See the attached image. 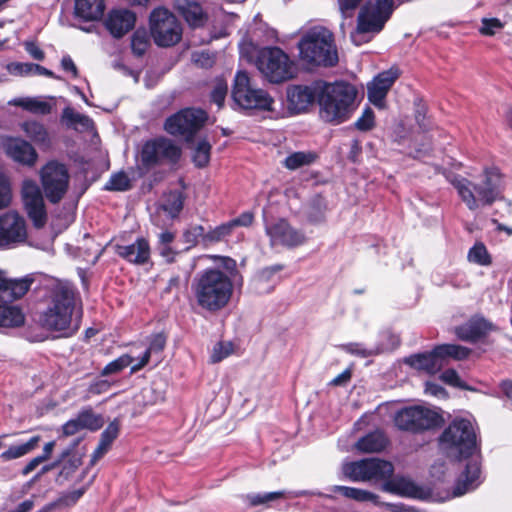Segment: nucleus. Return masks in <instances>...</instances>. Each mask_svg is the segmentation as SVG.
<instances>
[{
    "label": "nucleus",
    "mask_w": 512,
    "mask_h": 512,
    "mask_svg": "<svg viewBox=\"0 0 512 512\" xmlns=\"http://www.w3.org/2000/svg\"><path fill=\"white\" fill-rule=\"evenodd\" d=\"M440 449L451 458H470L451 497L462 496L480 484V461L476 455L477 443L473 424L466 419H455L439 438Z\"/></svg>",
    "instance_id": "f257e3e1"
},
{
    "label": "nucleus",
    "mask_w": 512,
    "mask_h": 512,
    "mask_svg": "<svg viewBox=\"0 0 512 512\" xmlns=\"http://www.w3.org/2000/svg\"><path fill=\"white\" fill-rule=\"evenodd\" d=\"M39 322L44 329L58 333L59 337H70L77 332L81 311L76 307L75 293L71 287L64 284L54 287Z\"/></svg>",
    "instance_id": "f03ea898"
},
{
    "label": "nucleus",
    "mask_w": 512,
    "mask_h": 512,
    "mask_svg": "<svg viewBox=\"0 0 512 512\" xmlns=\"http://www.w3.org/2000/svg\"><path fill=\"white\" fill-rule=\"evenodd\" d=\"M192 292L200 308L214 313L225 308L230 302L233 282L227 272L218 268H208L194 277Z\"/></svg>",
    "instance_id": "7ed1b4c3"
},
{
    "label": "nucleus",
    "mask_w": 512,
    "mask_h": 512,
    "mask_svg": "<svg viewBox=\"0 0 512 512\" xmlns=\"http://www.w3.org/2000/svg\"><path fill=\"white\" fill-rule=\"evenodd\" d=\"M356 88L344 81L324 83L318 90L319 116L332 125L350 119L355 110Z\"/></svg>",
    "instance_id": "20e7f679"
},
{
    "label": "nucleus",
    "mask_w": 512,
    "mask_h": 512,
    "mask_svg": "<svg viewBox=\"0 0 512 512\" xmlns=\"http://www.w3.org/2000/svg\"><path fill=\"white\" fill-rule=\"evenodd\" d=\"M501 175L497 168L484 171L482 183L475 184L460 175L449 178V182L457 190L461 200L469 210H476L484 205L492 204L499 196Z\"/></svg>",
    "instance_id": "39448f33"
},
{
    "label": "nucleus",
    "mask_w": 512,
    "mask_h": 512,
    "mask_svg": "<svg viewBox=\"0 0 512 512\" xmlns=\"http://www.w3.org/2000/svg\"><path fill=\"white\" fill-rule=\"evenodd\" d=\"M298 49L301 60L311 65L331 67L338 62L333 34L321 26L305 32L298 43Z\"/></svg>",
    "instance_id": "423d86ee"
},
{
    "label": "nucleus",
    "mask_w": 512,
    "mask_h": 512,
    "mask_svg": "<svg viewBox=\"0 0 512 512\" xmlns=\"http://www.w3.org/2000/svg\"><path fill=\"white\" fill-rule=\"evenodd\" d=\"M393 11V0H369L361 8L357 27L351 33L352 42L359 46L370 41V33L380 32Z\"/></svg>",
    "instance_id": "0eeeda50"
},
{
    "label": "nucleus",
    "mask_w": 512,
    "mask_h": 512,
    "mask_svg": "<svg viewBox=\"0 0 512 512\" xmlns=\"http://www.w3.org/2000/svg\"><path fill=\"white\" fill-rule=\"evenodd\" d=\"M255 65L272 83H280L293 77L294 65L288 55L278 47H264L257 53Z\"/></svg>",
    "instance_id": "6e6552de"
},
{
    "label": "nucleus",
    "mask_w": 512,
    "mask_h": 512,
    "mask_svg": "<svg viewBox=\"0 0 512 512\" xmlns=\"http://www.w3.org/2000/svg\"><path fill=\"white\" fill-rule=\"evenodd\" d=\"M442 417L430 407L415 405L399 410L394 418L400 430L413 433L434 429L440 425Z\"/></svg>",
    "instance_id": "1a4fd4ad"
},
{
    "label": "nucleus",
    "mask_w": 512,
    "mask_h": 512,
    "mask_svg": "<svg viewBox=\"0 0 512 512\" xmlns=\"http://www.w3.org/2000/svg\"><path fill=\"white\" fill-rule=\"evenodd\" d=\"M234 102L243 109L271 110L273 99L260 88H255L245 71H238L232 88Z\"/></svg>",
    "instance_id": "9d476101"
},
{
    "label": "nucleus",
    "mask_w": 512,
    "mask_h": 512,
    "mask_svg": "<svg viewBox=\"0 0 512 512\" xmlns=\"http://www.w3.org/2000/svg\"><path fill=\"white\" fill-rule=\"evenodd\" d=\"M150 30L154 42L161 47L177 44L182 38L180 22L168 9L155 8L150 15Z\"/></svg>",
    "instance_id": "9b49d317"
},
{
    "label": "nucleus",
    "mask_w": 512,
    "mask_h": 512,
    "mask_svg": "<svg viewBox=\"0 0 512 512\" xmlns=\"http://www.w3.org/2000/svg\"><path fill=\"white\" fill-rule=\"evenodd\" d=\"M342 473L353 482L377 481L389 478L393 474V466L378 458H367L344 463Z\"/></svg>",
    "instance_id": "f8f14e48"
},
{
    "label": "nucleus",
    "mask_w": 512,
    "mask_h": 512,
    "mask_svg": "<svg viewBox=\"0 0 512 512\" xmlns=\"http://www.w3.org/2000/svg\"><path fill=\"white\" fill-rule=\"evenodd\" d=\"M43 191L49 202L59 203L69 187V173L64 164L50 161L40 171Z\"/></svg>",
    "instance_id": "ddd939ff"
},
{
    "label": "nucleus",
    "mask_w": 512,
    "mask_h": 512,
    "mask_svg": "<svg viewBox=\"0 0 512 512\" xmlns=\"http://www.w3.org/2000/svg\"><path fill=\"white\" fill-rule=\"evenodd\" d=\"M181 155V149L170 139L160 137L144 143L140 159L143 166L151 168L156 165L175 163Z\"/></svg>",
    "instance_id": "4468645a"
},
{
    "label": "nucleus",
    "mask_w": 512,
    "mask_h": 512,
    "mask_svg": "<svg viewBox=\"0 0 512 512\" xmlns=\"http://www.w3.org/2000/svg\"><path fill=\"white\" fill-rule=\"evenodd\" d=\"M207 114L200 109H183L169 117L164 125L167 133L189 140L205 123Z\"/></svg>",
    "instance_id": "2eb2a0df"
},
{
    "label": "nucleus",
    "mask_w": 512,
    "mask_h": 512,
    "mask_svg": "<svg viewBox=\"0 0 512 512\" xmlns=\"http://www.w3.org/2000/svg\"><path fill=\"white\" fill-rule=\"evenodd\" d=\"M22 200L27 215L32 220L35 227L44 226L47 220L44 199L37 183L26 179L22 183Z\"/></svg>",
    "instance_id": "dca6fc26"
},
{
    "label": "nucleus",
    "mask_w": 512,
    "mask_h": 512,
    "mask_svg": "<svg viewBox=\"0 0 512 512\" xmlns=\"http://www.w3.org/2000/svg\"><path fill=\"white\" fill-rule=\"evenodd\" d=\"M27 229L25 219L17 212H7L0 216V247L25 242Z\"/></svg>",
    "instance_id": "f3484780"
},
{
    "label": "nucleus",
    "mask_w": 512,
    "mask_h": 512,
    "mask_svg": "<svg viewBox=\"0 0 512 512\" xmlns=\"http://www.w3.org/2000/svg\"><path fill=\"white\" fill-rule=\"evenodd\" d=\"M266 234L270 238L271 245H283L295 247L303 244L306 240L305 235L294 229L284 219H279L265 226Z\"/></svg>",
    "instance_id": "a211bd4d"
},
{
    "label": "nucleus",
    "mask_w": 512,
    "mask_h": 512,
    "mask_svg": "<svg viewBox=\"0 0 512 512\" xmlns=\"http://www.w3.org/2000/svg\"><path fill=\"white\" fill-rule=\"evenodd\" d=\"M398 77L399 72L394 68L375 76L367 85L369 101L379 108H384L386 95Z\"/></svg>",
    "instance_id": "6ab92c4d"
},
{
    "label": "nucleus",
    "mask_w": 512,
    "mask_h": 512,
    "mask_svg": "<svg viewBox=\"0 0 512 512\" xmlns=\"http://www.w3.org/2000/svg\"><path fill=\"white\" fill-rule=\"evenodd\" d=\"M136 15L128 9H114L105 21V26L115 38H121L134 28Z\"/></svg>",
    "instance_id": "aec40b11"
},
{
    "label": "nucleus",
    "mask_w": 512,
    "mask_h": 512,
    "mask_svg": "<svg viewBox=\"0 0 512 512\" xmlns=\"http://www.w3.org/2000/svg\"><path fill=\"white\" fill-rule=\"evenodd\" d=\"M318 91L310 86L296 85L287 89L288 109L292 113L306 111L314 102Z\"/></svg>",
    "instance_id": "412c9836"
},
{
    "label": "nucleus",
    "mask_w": 512,
    "mask_h": 512,
    "mask_svg": "<svg viewBox=\"0 0 512 512\" xmlns=\"http://www.w3.org/2000/svg\"><path fill=\"white\" fill-rule=\"evenodd\" d=\"M116 253L130 263L142 265L150 259V246L145 238H138L130 245H116Z\"/></svg>",
    "instance_id": "4be33fe9"
},
{
    "label": "nucleus",
    "mask_w": 512,
    "mask_h": 512,
    "mask_svg": "<svg viewBox=\"0 0 512 512\" xmlns=\"http://www.w3.org/2000/svg\"><path fill=\"white\" fill-rule=\"evenodd\" d=\"M4 148L10 158L21 164L32 166L37 160L35 149L24 140L9 139L4 144Z\"/></svg>",
    "instance_id": "5701e85b"
},
{
    "label": "nucleus",
    "mask_w": 512,
    "mask_h": 512,
    "mask_svg": "<svg viewBox=\"0 0 512 512\" xmlns=\"http://www.w3.org/2000/svg\"><path fill=\"white\" fill-rule=\"evenodd\" d=\"M174 8L191 27H201L207 20L202 6L195 1L175 0Z\"/></svg>",
    "instance_id": "b1692460"
},
{
    "label": "nucleus",
    "mask_w": 512,
    "mask_h": 512,
    "mask_svg": "<svg viewBox=\"0 0 512 512\" xmlns=\"http://www.w3.org/2000/svg\"><path fill=\"white\" fill-rule=\"evenodd\" d=\"M405 362L411 367L428 374H435L444 367V361L440 359L436 347L431 352L411 355L406 358Z\"/></svg>",
    "instance_id": "393cba45"
},
{
    "label": "nucleus",
    "mask_w": 512,
    "mask_h": 512,
    "mask_svg": "<svg viewBox=\"0 0 512 512\" xmlns=\"http://www.w3.org/2000/svg\"><path fill=\"white\" fill-rule=\"evenodd\" d=\"M119 434V423L114 420L102 432L98 446L94 450L91 457V465H94L101 459L110 449L113 441Z\"/></svg>",
    "instance_id": "a878e982"
},
{
    "label": "nucleus",
    "mask_w": 512,
    "mask_h": 512,
    "mask_svg": "<svg viewBox=\"0 0 512 512\" xmlns=\"http://www.w3.org/2000/svg\"><path fill=\"white\" fill-rule=\"evenodd\" d=\"M105 10L104 0H75V12L84 20H98Z\"/></svg>",
    "instance_id": "bb28decb"
},
{
    "label": "nucleus",
    "mask_w": 512,
    "mask_h": 512,
    "mask_svg": "<svg viewBox=\"0 0 512 512\" xmlns=\"http://www.w3.org/2000/svg\"><path fill=\"white\" fill-rule=\"evenodd\" d=\"M487 330V322L483 319H471L455 328L457 337L464 341H476Z\"/></svg>",
    "instance_id": "cd10ccee"
},
{
    "label": "nucleus",
    "mask_w": 512,
    "mask_h": 512,
    "mask_svg": "<svg viewBox=\"0 0 512 512\" xmlns=\"http://www.w3.org/2000/svg\"><path fill=\"white\" fill-rule=\"evenodd\" d=\"M331 491L340 493L345 498L352 499L357 502H372L375 505L380 504L379 496L367 490L335 485L331 488Z\"/></svg>",
    "instance_id": "c85d7f7f"
},
{
    "label": "nucleus",
    "mask_w": 512,
    "mask_h": 512,
    "mask_svg": "<svg viewBox=\"0 0 512 512\" xmlns=\"http://www.w3.org/2000/svg\"><path fill=\"white\" fill-rule=\"evenodd\" d=\"M62 120L67 126L81 131H90L94 126L92 119L71 107H66L63 110Z\"/></svg>",
    "instance_id": "c756f323"
},
{
    "label": "nucleus",
    "mask_w": 512,
    "mask_h": 512,
    "mask_svg": "<svg viewBox=\"0 0 512 512\" xmlns=\"http://www.w3.org/2000/svg\"><path fill=\"white\" fill-rule=\"evenodd\" d=\"M25 317L16 306L0 304V328H15L24 324Z\"/></svg>",
    "instance_id": "7c9ffc66"
},
{
    "label": "nucleus",
    "mask_w": 512,
    "mask_h": 512,
    "mask_svg": "<svg viewBox=\"0 0 512 512\" xmlns=\"http://www.w3.org/2000/svg\"><path fill=\"white\" fill-rule=\"evenodd\" d=\"M386 443L384 434L376 431L359 439L356 448L365 453L380 452L385 448Z\"/></svg>",
    "instance_id": "2f4dec72"
},
{
    "label": "nucleus",
    "mask_w": 512,
    "mask_h": 512,
    "mask_svg": "<svg viewBox=\"0 0 512 512\" xmlns=\"http://www.w3.org/2000/svg\"><path fill=\"white\" fill-rule=\"evenodd\" d=\"M282 268L281 265L277 264L262 269L254 278L255 289L259 292H269L276 283L275 275L281 271Z\"/></svg>",
    "instance_id": "473e14b6"
},
{
    "label": "nucleus",
    "mask_w": 512,
    "mask_h": 512,
    "mask_svg": "<svg viewBox=\"0 0 512 512\" xmlns=\"http://www.w3.org/2000/svg\"><path fill=\"white\" fill-rule=\"evenodd\" d=\"M40 439V436H34L23 444L10 446L7 450L1 453L0 457L4 461L23 457L32 452L38 446Z\"/></svg>",
    "instance_id": "72a5a7b5"
},
{
    "label": "nucleus",
    "mask_w": 512,
    "mask_h": 512,
    "mask_svg": "<svg viewBox=\"0 0 512 512\" xmlns=\"http://www.w3.org/2000/svg\"><path fill=\"white\" fill-rule=\"evenodd\" d=\"M27 137L34 141L37 145L48 147L50 145V138L46 128L39 122L30 121L22 124Z\"/></svg>",
    "instance_id": "f704fd0d"
},
{
    "label": "nucleus",
    "mask_w": 512,
    "mask_h": 512,
    "mask_svg": "<svg viewBox=\"0 0 512 512\" xmlns=\"http://www.w3.org/2000/svg\"><path fill=\"white\" fill-rule=\"evenodd\" d=\"M62 460L64 463L57 478V482L60 484L68 480L71 475L81 466L82 456L78 454L70 455L68 451H65L62 454Z\"/></svg>",
    "instance_id": "c9c22d12"
},
{
    "label": "nucleus",
    "mask_w": 512,
    "mask_h": 512,
    "mask_svg": "<svg viewBox=\"0 0 512 512\" xmlns=\"http://www.w3.org/2000/svg\"><path fill=\"white\" fill-rule=\"evenodd\" d=\"M436 349L440 359L444 361V366L446 365V358L460 361L466 359L471 352L469 348L456 344H443L437 346Z\"/></svg>",
    "instance_id": "e433bc0d"
},
{
    "label": "nucleus",
    "mask_w": 512,
    "mask_h": 512,
    "mask_svg": "<svg viewBox=\"0 0 512 512\" xmlns=\"http://www.w3.org/2000/svg\"><path fill=\"white\" fill-rule=\"evenodd\" d=\"M16 104L29 112L41 115L49 114L52 109V105L41 97L22 98Z\"/></svg>",
    "instance_id": "4c0bfd02"
},
{
    "label": "nucleus",
    "mask_w": 512,
    "mask_h": 512,
    "mask_svg": "<svg viewBox=\"0 0 512 512\" xmlns=\"http://www.w3.org/2000/svg\"><path fill=\"white\" fill-rule=\"evenodd\" d=\"M316 159V154L310 151H298L288 155L283 165L289 170H296L312 164Z\"/></svg>",
    "instance_id": "58836bf2"
},
{
    "label": "nucleus",
    "mask_w": 512,
    "mask_h": 512,
    "mask_svg": "<svg viewBox=\"0 0 512 512\" xmlns=\"http://www.w3.org/2000/svg\"><path fill=\"white\" fill-rule=\"evenodd\" d=\"M165 344L166 338L163 334L154 335L151 338L149 347L144 352L140 362L132 366V371L135 372L143 368L149 362L151 354L161 352L164 349Z\"/></svg>",
    "instance_id": "ea45409f"
},
{
    "label": "nucleus",
    "mask_w": 512,
    "mask_h": 512,
    "mask_svg": "<svg viewBox=\"0 0 512 512\" xmlns=\"http://www.w3.org/2000/svg\"><path fill=\"white\" fill-rule=\"evenodd\" d=\"M467 259L470 263L479 266H489L492 264V257L482 242H476L469 249Z\"/></svg>",
    "instance_id": "a19ab883"
},
{
    "label": "nucleus",
    "mask_w": 512,
    "mask_h": 512,
    "mask_svg": "<svg viewBox=\"0 0 512 512\" xmlns=\"http://www.w3.org/2000/svg\"><path fill=\"white\" fill-rule=\"evenodd\" d=\"M32 281L29 279L10 280L8 291L3 295V301L11 302L21 298L29 290Z\"/></svg>",
    "instance_id": "79ce46f5"
},
{
    "label": "nucleus",
    "mask_w": 512,
    "mask_h": 512,
    "mask_svg": "<svg viewBox=\"0 0 512 512\" xmlns=\"http://www.w3.org/2000/svg\"><path fill=\"white\" fill-rule=\"evenodd\" d=\"M286 496L285 491H275L267 493H257L247 495V501L250 506L265 505L272 501L284 498Z\"/></svg>",
    "instance_id": "37998d69"
},
{
    "label": "nucleus",
    "mask_w": 512,
    "mask_h": 512,
    "mask_svg": "<svg viewBox=\"0 0 512 512\" xmlns=\"http://www.w3.org/2000/svg\"><path fill=\"white\" fill-rule=\"evenodd\" d=\"M77 418L83 429L95 431L103 425L101 416L95 414L92 410H84L80 412Z\"/></svg>",
    "instance_id": "c03bdc74"
},
{
    "label": "nucleus",
    "mask_w": 512,
    "mask_h": 512,
    "mask_svg": "<svg viewBox=\"0 0 512 512\" xmlns=\"http://www.w3.org/2000/svg\"><path fill=\"white\" fill-rule=\"evenodd\" d=\"M211 145L206 140H200L193 152V161L198 167H205L210 160Z\"/></svg>",
    "instance_id": "a18cd8bd"
},
{
    "label": "nucleus",
    "mask_w": 512,
    "mask_h": 512,
    "mask_svg": "<svg viewBox=\"0 0 512 512\" xmlns=\"http://www.w3.org/2000/svg\"><path fill=\"white\" fill-rule=\"evenodd\" d=\"M233 227L230 223V221L223 223L214 229L207 232L204 236V240L208 243H215L224 240L226 237H228L232 231Z\"/></svg>",
    "instance_id": "49530a36"
},
{
    "label": "nucleus",
    "mask_w": 512,
    "mask_h": 512,
    "mask_svg": "<svg viewBox=\"0 0 512 512\" xmlns=\"http://www.w3.org/2000/svg\"><path fill=\"white\" fill-rule=\"evenodd\" d=\"M234 351V345L230 341H220L212 349L210 360L212 363H218L230 356Z\"/></svg>",
    "instance_id": "de8ad7c7"
},
{
    "label": "nucleus",
    "mask_w": 512,
    "mask_h": 512,
    "mask_svg": "<svg viewBox=\"0 0 512 512\" xmlns=\"http://www.w3.org/2000/svg\"><path fill=\"white\" fill-rule=\"evenodd\" d=\"M130 179L124 172L113 174L105 185L106 190L126 191L130 188Z\"/></svg>",
    "instance_id": "09e8293b"
},
{
    "label": "nucleus",
    "mask_w": 512,
    "mask_h": 512,
    "mask_svg": "<svg viewBox=\"0 0 512 512\" xmlns=\"http://www.w3.org/2000/svg\"><path fill=\"white\" fill-rule=\"evenodd\" d=\"M86 491V487L83 486L79 489H75L69 492L62 493L55 502L59 508L70 507L76 504V502L83 496Z\"/></svg>",
    "instance_id": "8fccbe9b"
},
{
    "label": "nucleus",
    "mask_w": 512,
    "mask_h": 512,
    "mask_svg": "<svg viewBox=\"0 0 512 512\" xmlns=\"http://www.w3.org/2000/svg\"><path fill=\"white\" fill-rule=\"evenodd\" d=\"M343 350L352 355L369 357L382 352L381 348H366L362 343H348L342 346Z\"/></svg>",
    "instance_id": "3c124183"
},
{
    "label": "nucleus",
    "mask_w": 512,
    "mask_h": 512,
    "mask_svg": "<svg viewBox=\"0 0 512 512\" xmlns=\"http://www.w3.org/2000/svg\"><path fill=\"white\" fill-rule=\"evenodd\" d=\"M132 361H133V359L131 356L124 354V355L118 357L117 359L111 361L110 363H108L104 367V369L102 371V375L118 373L121 370H123L124 368L128 367L132 363Z\"/></svg>",
    "instance_id": "603ef678"
},
{
    "label": "nucleus",
    "mask_w": 512,
    "mask_h": 512,
    "mask_svg": "<svg viewBox=\"0 0 512 512\" xmlns=\"http://www.w3.org/2000/svg\"><path fill=\"white\" fill-rule=\"evenodd\" d=\"M183 208V197L180 192H171L167 195L164 209L171 215L175 216Z\"/></svg>",
    "instance_id": "864d4df0"
},
{
    "label": "nucleus",
    "mask_w": 512,
    "mask_h": 512,
    "mask_svg": "<svg viewBox=\"0 0 512 512\" xmlns=\"http://www.w3.org/2000/svg\"><path fill=\"white\" fill-rule=\"evenodd\" d=\"M148 47V37L145 31L137 30L131 39V48L134 54L141 56Z\"/></svg>",
    "instance_id": "5fc2aeb1"
},
{
    "label": "nucleus",
    "mask_w": 512,
    "mask_h": 512,
    "mask_svg": "<svg viewBox=\"0 0 512 512\" xmlns=\"http://www.w3.org/2000/svg\"><path fill=\"white\" fill-rule=\"evenodd\" d=\"M228 91L226 81L221 78L215 80L213 90L211 92L212 101L220 108L222 107Z\"/></svg>",
    "instance_id": "6e6d98bb"
},
{
    "label": "nucleus",
    "mask_w": 512,
    "mask_h": 512,
    "mask_svg": "<svg viewBox=\"0 0 512 512\" xmlns=\"http://www.w3.org/2000/svg\"><path fill=\"white\" fill-rule=\"evenodd\" d=\"M443 382L457 388L470 390V388L461 380L458 373L454 369H447L440 375Z\"/></svg>",
    "instance_id": "4d7b16f0"
},
{
    "label": "nucleus",
    "mask_w": 512,
    "mask_h": 512,
    "mask_svg": "<svg viewBox=\"0 0 512 512\" xmlns=\"http://www.w3.org/2000/svg\"><path fill=\"white\" fill-rule=\"evenodd\" d=\"M375 123L374 112L371 108H366L362 115L355 122V127L360 131H368L373 128Z\"/></svg>",
    "instance_id": "13d9d810"
},
{
    "label": "nucleus",
    "mask_w": 512,
    "mask_h": 512,
    "mask_svg": "<svg viewBox=\"0 0 512 512\" xmlns=\"http://www.w3.org/2000/svg\"><path fill=\"white\" fill-rule=\"evenodd\" d=\"M503 28L502 22L497 18L483 19L480 33L486 36H492Z\"/></svg>",
    "instance_id": "bf43d9fd"
},
{
    "label": "nucleus",
    "mask_w": 512,
    "mask_h": 512,
    "mask_svg": "<svg viewBox=\"0 0 512 512\" xmlns=\"http://www.w3.org/2000/svg\"><path fill=\"white\" fill-rule=\"evenodd\" d=\"M8 71L17 76L33 75V63H11L8 65Z\"/></svg>",
    "instance_id": "052dcab7"
},
{
    "label": "nucleus",
    "mask_w": 512,
    "mask_h": 512,
    "mask_svg": "<svg viewBox=\"0 0 512 512\" xmlns=\"http://www.w3.org/2000/svg\"><path fill=\"white\" fill-rule=\"evenodd\" d=\"M362 0H338L339 10L344 18L352 17Z\"/></svg>",
    "instance_id": "680f3d73"
},
{
    "label": "nucleus",
    "mask_w": 512,
    "mask_h": 512,
    "mask_svg": "<svg viewBox=\"0 0 512 512\" xmlns=\"http://www.w3.org/2000/svg\"><path fill=\"white\" fill-rule=\"evenodd\" d=\"M9 186L5 175L0 172V209L9 204Z\"/></svg>",
    "instance_id": "e2e57ef3"
},
{
    "label": "nucleus",
    "mask_w": 512,
    "mask_h": 512,
    "mask_svg": "<svg viewBox=\"0 0 512 512\" xmlns=\"http://www.w3.org/2000/svg\"><path fill=\"white\" fill-rule=\"evenodd\" d=\"M254 220V215L251 212H244L239 217L230 220V223L235 229L236 227L242 226V227H248L252 224Z\"/></svg>",
    "instance_id": "0e129e2a"
},
{
    "label": "nucleus",
    "mask_w": 512,
    "mask_h": 512,
    "mask_svg": "<svg viewBox=\"0 0 512 512\" xmlns=\"http://www.w3.org/2000/svg\"><path fill=\"white\" fill-rule=\"evenodd\" d=\"M109 388H110V383L107 380L99 379V380H96L95 382H93L89 386L88 392L90 394L97 395V394H102V393L107 392L109 390Z\"/></svg>",
    "instance_id": "69168bd1"
},
{
    "label": "nucleus",
    "mask_w": 512,
    "mask_h": 512,
    "mask_svg": "<svg viewBox=\"0 0 512 512\" xmlns=\"http://www.w3.org/2000/svg\"><path fill=\"white\" fill-rule=\"evenodd\" d=\"M426 394L438 397L445 398L447 396L446 390L437 383L427 382L425 385Z\"/></svg>",
    "instance_id": "338daca9"
},
{
    "label": "nucleus",
    "mask_w": 512,
    "mask_h": 512,
    "mask_svg": "<svg viewBox=\"0 0 512 512\" xmlns=\"http://www.w3.org/2000/svg\"><path fill=\"white\" fill-rule=\"evenodd\" d=\"M63 434L65 436H71L82 430V426L79 423L78 418L71 419L63 425Z\"/></svg>",
    "instance_id": "774afa93"
}]
</instances>
